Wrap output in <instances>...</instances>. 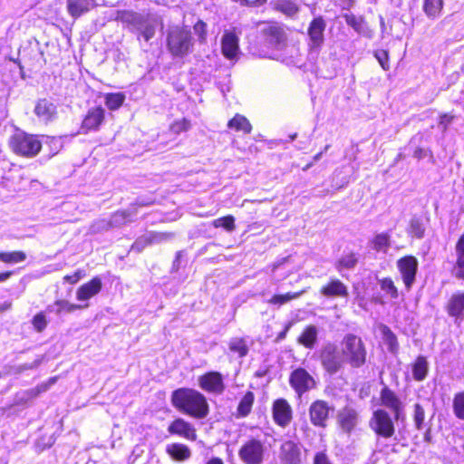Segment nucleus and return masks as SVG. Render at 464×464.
Here are the masks:
<instances>
[{"label": "nucleus", "instance_id": "nucleus-55", "mask_svg": "<svg viewBox=\"0 0 464 464\" xmlns=\"http://www.w3.org/2000/svg\"><path fill=\"white\" fill-rule=\"evenodd\" d=\"M55 382L56 377L50 378L47 382L38 385L35 389H33L31 392L34 393V396H37L41 392H46Z\"/></svg>", "mask_w": 464, "mask_h": 464}, {"label": "nucleus", "instance_id": "nucleus-18", "mask_svg": "<svg viewBox=\"0 0 464 464\" xmlns=\"http://www.w3.org/2000/svg\"><path fill=\"white\" fill-rule=\"evenodd\" d=\"M168 432L192 441L197 439L196 430L193 425L181 418L176 419L169 425Z\"/></svg>", "mask_w": 464, "mask_h": 464}, {"label": "nucleus", "instance_id": "nucleus-47", "mask_svg": "<svg viewBox=\"0 0 464 464\" xmlns=\"http://www.w3.org/2000/svg\"><path fill=\"white\" fill-rule=\"evenodd\" d=\"M424 419H425L424 409L422 408L421 405H420L419 403H416L414 405L413 420H414L415 426L418 430H422Z\"/></svg>", "mask_w": 464, "mask_h": 464}, {"label": "nucleus", "instance_id": "nucleus-28", "mask_svg": "<svg viewBox=\"0 0 464 464\" xmlns=\"http://www.w3.org/2000/svg\"><path fill=\"white\" fill-rule=\"evenodd\" d=\"M318 329L315 325L310 324L304 328L298 337V343L305 348L313 349L317 342Z\"/></svg>", "mask_w": 464, "mask_h": 464}, {"label": "nucleus", "instance_id": "nucleus-12", "mask_svg": "<svg viewBox=\"0 0 464 464\" xmlns=\"http://www.w3.org/2000/svg\"><path fill=\"white\" fill-rule=\"evenodd\" d=\"M272 414L274 421L282 428L287 427L293 418L292 408L285 399H277L274 401Z\"/></svg>", "mask_w": 464, "mask_h": 464}, {"label": "nucleus", "instance_id": "nucleus-6", "mask_svg": "<svg viewBox=\"0 0 464 464\" xmlns=\"http://www.w3.org/2000/svg\"><path fill=\"white\" fill-rule=\"evenodd\" d=\"M264 454V444L256 439L247 440L238 451L240 459L246 464H262Z\"/></svg>", "mask_w": 464, "mask_h": 464}, {"label": "nucleus", "instance_id": "nucleus-45", "mask_svg": "<svg viewBox=\"0 0 464 464\" xmlns=\"http://www.w3.org/2000/svg\"><path fill=\"white\" fill-rule=\"evenodd\" d=\"M453 409L456 416L464 420V392L456 394L453 401Z\"/></svg>", "mask_w": 464, "mask_h": 464}, {"label": "nucleus", "instance_id": "nucleus-51", "mask_svg": "<svg viewBox=\"0 0 464 464\" xmlns=\"http://www.w3.org/2000/svg\"><path fill=\"white\" fill-rule=\"evenodd\" d=\"M140 34L145 41L150 40L155 34V25L151 23H145L140 28Z\"/></svg>", "mask_w": 464, "mask_h": 464}, {"label": "nucleus", "instance_id": "nucleus-7", "mask_svg": "<svg viewBox=\"0 0 464 464\" xmlns=\"http://www.w3.org/2000/svg\"><path fill=\"white\" fill-rule=\"evenodd\" d=\"M371 428L379 436L389 439L393 436L395 429L392 419L385 410H376L370 421Z\"/></svg>", "mask_w": 464, "mask_h": 464}, {"label": "nucleus", "instance_id": "nucleus-14", "mask_svg": "<svg viewBox=\"0 0 464 464\" xmlns=\"http://www.w3.org/2000/svg\"><path fill=\"white\" fill-rule=\"evenodd\" d=\"M34 112L37 116L38 121L44 124H48L57 118L56 105L52 101L45 98L36 102Z\"/></svg>", "mask_w": 464, "mask_h": 464}, {"label": "nucleus", "instance_id": "nucleus-15", "mask_svg": "<svg viewBox=\"0 0 464 464\" xmlns=\"http://www.w3.org/2000/svg\"><path fill=\"white\" fill-rule=\"evenodd\" d=\"M381 404L390 409L396 420H400L403 411V403L396 393L389 389L387 386L383 387L380 394Z\"/></svg>", "mask_w": 464, "mask_h": 464}, {"label": "nucleus", "instance_id": "nucleus-24", "mask_svg": "<svg viewBox=\"0 0 464 464\" xmlns=\"http://www.w3.org/2000/svg\"><path fill=\"white\" fill-rule=\"evenodd\" d=\"M95 6V0H67L68 13L74 18H78Z\"/></svg>", "mask_w": 464, "mask_h": 464}, {"label": "nucleus", "instance_id": "nucleus-52", "mask_svg": "<svg viewBox=\"0 0 464 464\" xmlns=\"http://www.w3.org/2000/svg\"><path fill=\"white\" fill-rule=\"evenodd\" d=\"M375 58L378 60L379 63L381 64L382 68L385 71L390 69L389 66V54L388 52L385 50H378L374 53Z\"/></svg>", "mask_w": 464, "mask_h": 464}, {"label": "nucleus", "instance_id": "nucleus-62", "mask_svg": "<svg viewBox=\"0 0 464 464\" xmlns=\"http://www.w3.org/2000/svg\"><path fill=\"white\" fill-rule=\"evenodd\" d=\"M12 276V272L0 273V282L6 281Z\"/></svg>", "mask_w": 464, "mask_h": 464}, {"label": "nucleus", "instance_id": "nucleus-1", "mask_svg": "<svg viewBox=\"0 0 464 464\" xmlns=\"http://www.w3.org/2000/svg\"><path fill=\"white\" fill-rule=\"evenodd\" d=\"M171 401L179 411L197 419H203L208 413L205 396L193 389L180 388L174 391Z\"/></svg>", "mask_w": 464, "mask_h": 464}, {"label": "nucleus", "instance_id": "nucleus-11", "mask_svg": "<svg viewBox=\"0 0 464 464\" xmlns=\"http://www.w3.org/2000/svg\"><path fill=\"white\" fill-rule=\"evenodd\" d=\"M173 237L174 234L170 232H147L135 240L131 246V250L140 253L148 246L160 244L164 241L172 239Z\"/></svg>", "mask_w": 464, "mask_h": 464}, {"label": "nucleus", "instance_id": "nucleus-60", "mask_svg": "<svg viewBox=\"0 0 464 464\" xmlns=\"http://www.w3.org/2000/svg\"><path fill=\"white\" fill-rule=\"evenodd\" d=\"M413 156L419 160L424 158L426 156V152L423 149H420V148H417L415 150H414V153H413Z\"/></svg>", "mask_w": 464, "mask_h": 464}, {"label": "nucleus", "instance_id": "nucleus-34", "mask_svg": "<svg viewBox=\"0 0 464 464\" xmlns=\"http://www.w3.org/2000/svg\"><path fill=\"white\" fill-rule=\"evenodd\" d=\"M443 0H424L423 11L430 18H436L441 12Z\"/></svg>", "mask_w": 464, "mask_h": 464}, {"label": "nucleus", "instance_id": "nucleus-50", "mask_svg": "<svg viewBox=\"0 0 464 464\" xmlns=\"http://www.w3.org/2000/svg\"><path fill=\"white\" fill-rule=\"evenodd\" d=\"M32 324L37 332H43L47 326V320L43 312L38 313L33 318Z\"/></svg>", "mask_w": 464, "mask_h": 464}, {"label": "nucleus", "instance_id": "nucleus-39", "mask_svg": "<svg viewBox=\"0 0 464 464\" xmlns=\"http://www.w3.org/2000/svg\"><path fill=\"white\" fill-rule=\"evenodd\" d=\"M372 244L374 250L386 252L390 246V236L387 233L378 234L372 239Z\"/></svg>", "mask_w": 464, "mask_h": 464}, {"label": "nucleus", "instance_id": "nucleus-48", "mask_svg": "<svg viewBox=\"0 0 464 464\" xmlns=\"http://www.w3.org/2000/svg\"><path fill=\"white\" fill-rule=\"evenodd\" d=\"M424 227L419 218H412L410 224V232L417 238H421L424 235Z\"/></svg>", "mask_w": 464, "mask_h": 464}, {"label": "nucleus", "instance_id": "nucleus-41", "mask_svg": "<svg viewBox=\"0 0 464 464\" xmlns=\"http://www.w3.org/2000/svg\"><path fill=\"white\" fill-rule=\"evenodd\" d=\"M26 255L22 251L0 252V261L8 264L19 263L25 260Z\"/></svg>", "mask_w": 464, "mask_h": 464}, {"label": "nucleus", "instance_id": "nucleus-29", "mask_svg": "<svg viewBox=\"0 0 464 464\" xmlns=\"http://www.w3.org/2000/svg\"><path fill=\"white\" fill-rule=\"evenodd\" d=\"M137 215L135 208L115 212L111 218V227H121L128 222L132 221V218Z\"/></svg>", "mask_w": 464, "mask_h": 464}, {"label": "nucleus", "instance_id": "nucleus-5", "mask_svg": "<svg viewBox=\"0 0 464 464\" xmlns=\"http://www.w3.org/2000/svg\"><path fill=\"white\" fill-rule=\"evenodd\" d=\"M319 357L323 368L332 375L337 373L345 363L342 351L334 343H325L320 351Z\"/></svg>", "mask_w": 464, "mask_h": 464}, {"label": "nucleus", "instance_id": "nucleus-23", "mask_svg": "<svg viewBox=\"0 0 464 464\" xmlns=\"http://www.w3.org/2000/svg\"><path fill=\"white\" fill-rule=\"evenodd\" d=\"M320 293L326 297H347V286L339 279H331L328 284L324 285Z\"/></svg>", "mask_w": 464, "mask_h": 464}, {"label": "nucleus", "instance_id": "nucleus-46", "mask_svg": "<svg viewBox=\"0 0 464 464\" xmlns=\"http://www.w3.org/2000/svg\"><path fill=\"white\" fill-rule=\"evenodd\" d=\"M346 24L353 27L357 33L362 34L363 32V21L361 17H357L353 14L345 15Z\"/></svg>", "mask_w": 464, "mask_h": 464}, {"label": "nucleus", "instance_id": "nucleus-43", "mask_svg": "<svg viewBox=\"0 0 464 464\" xmlns=\"http://www.w3.org/2000/svg\"><path fill=\"white\" fill-rule=\"evenodd\" d=\"M213 226L215 227H223L227 231H233L236 228L235 226V218L233 216H226L223 218H217L213 221Z\"/></svg>", "mask_w": 464, "mask_h": 464}, {"label": "nucleus", "instance_id": "nucleus-10", "mask_svg": "<svg viewBox=\"0 0 464 464\" xmlns=\"http://www.w3.org/2000/svg\"><path fill=\"white\" fill-rule=\"evenodd\" d=\"M418 265L417 258L412 256L401 257L397 261V267L407 290L415 283Z\"/></svg>", "mask_w": 464, "mask_h": 464}, {"label": "nucleus", "instance_id": "nucleus-58", "mask_svg": "<svg viewBox=\"0 0 464 464\" xmlns=\"http://www.w3.org/2000/svg\"><path fill=\"white\" fill-rule=\"evenodd\" d=\"M314 464H332L325 452H317L314 458Z\"/></svg>", "mask_w": 464, "mask_h": 464}, {"label": "nucleus", "instance_id": "nucleus-56", "mask_svg": "<svg viewBox=\"0 0 464 464\" xmlns=\"http://www.w3.org/2000/svg\"><path fill=\"white\" fill-rule=\"evenodd\" d=\"M455 276L458 278L464 279V258L457 257L455 266Z\"/></svg>", "mask_w": 464, "mask_h": 464}, {"label": "nucleus", "instance_id": "nucleus-57", "mask_svg": "<svg viewBox=\"0 0 464 464\" xmlns=\"http://www.w3.org/2000/svg\"><path fill=\"white\" fill-rule=\"evenodd\" d=\"M206 24L202 21H198L194 25V30L198 34V37L201 41H204L206 37Z\"/></svg>", "mask_w": 464, "mask_h": 464}, {"label": "nucleus", "instance_id": "nucleus-27", "mask_svg": "<svg viewBox=\"0 0 464 464\" xmlns=\"http://www.w3.org/2000/svg\"><path fill=\"white\" fill-rule=\"evenodd\" d=\"M89 304H72L66 300H57L53 304L47 306L46 311L49 313L54 312L56 314L60 315L62 312L72 313L75 310L87 308Z\"/></svg>", "mask_w": 464, "mask_h": 464}, {"label": "nucleus", "instance_id": "nucleus-17", "mask_svg": "<svg viewBox=\"0 0 464 464\" xmlns=\"http://www.w3.org/2000/svg\"><path fill=\"white\" fill-rule=\"evenodd\" d=\"M326 23L322 16L314 18L308 27V36L310 40V48L317 49L321 47L324 41V32Z\"/></svg>", "mask_w": 464, "mask_h": 464}, {"label": "nucleus", "instance_id": "nucleus-19", "mask_svg": "<svg viewBox=\"0 0 464 464\" xmlns=\"http://www.w3.org/2000/svg\"><path fill=\"white\" fill-rule=\"evenodd\" d=\"M102 288V279L98 276L93 277L91 281L82 285L76 291V299L81 302L90 300L97 295Z\"/></svg>", "mask_w": 464, "mask_h": 464}, {"label": "nucleus", "instance_id": "nucleus-33", "mask_svg": "<svg viewBox=\"0 0 464 464\" xmlns=\"http://www.w3.org/2000/svg\"><path fill=\"white\" fill-rule=\"evenodd\" d=\"M304 293H305V290L294 293L289 292L285 295H275L267 301V303L279 307L294 299L299 298Z\"/></svg>", "mask_w": 464, "mask_h": 464}, {"label": "nucleus", "instance_id": "nucleus-42", "mask_svg": "<svg viewBox=\"0 0 464 464\" xmlns=\"http://www.w3.org/2000/svg\"><path fill=\"white\" fill-rule=\"evenodd\" d=\"M382 335L385 343L388 345V349L392 353H396L399 347L397 338L395 334L387 326L382 327Z\"/></svg>", "mask_w": 464, "mask_h": 464}, {"label": "nucleus", "instance_id": "nucleus-8", "mask_svg": "<svg viewBox=\"0 0 464 464\" xmlns=\"http://www.w3.org/2000/svg\"><path fill=\"white\" fill-rule=\"evenodd\" d=\"M334 407L323 400H316L309 407L311 423L315 427L325 428L330 416L334 413Z\"/></svg>", "mask_w": 464, "mask_h": 464}, {"label": "nucleus", "instance_id": "nucleus-26", "mask_svg": "<svg viewBox=\"0 0 464 464\" xmlns=\"http://www.w3.org/2000/svg\"><path fill=\"white\" fill-rule=\"evenodd\" d=\"M166 452L176 461H185L191 457L190 449L182 443H171L167 445Z\"/></svg>", "mask_w": 464, "mask_h": 464}, {"label": "nucleus", "instance_id": "nucleus-16", "mask_svg": "<svg viewBox=\"0 0 464 464\" xmlns=\"http://www.w3.org/2000/svg\"><path fill=\"white\" fill-rule=\"evenodd\" d=\"M201 389L208 392L222 393L225 390L222 375L218 372H208L198 379Z\"/></svg>", "mask_w": 464, "mask_h": 464}, {"label": "nucleus", "instance_id": "nucleus-38", "mask_svg": "<svg viewBox=\"0 0 464 464\" xmlns=\"http://www.w3.org/2000/svg\"><path fill=\"white\" fill-rule=\"evenodd\" d=\"M229 350L238 354L239 357H245L248 353V347L243 338L235 337L229 341Z\"/></svg>", "mask_w": 464, "mask_h": 464}, {"label": "nucleus", "instance_id": "nucleus-9", "mask_svg": "<svg viewBox=\"0 0 464 464\" xmlns=\"http://www.w3.org/2000/svg\"><path fill=\"white\" fill-rule=\"evenodd\" d=\"M289 383L299 397L316 385L314 378L304 368H297L291 372Z\"/></svg>", "mask_w": 464, "mask_h": 464}, {"label": "nucleus", "instance_id": "nucleus-2", "mask_svg": "<svg viewBox=\"0 0 464 464\" xmlns=\"http://www.w3.org/2000/svg\"><path fill=\"white\" fill-rule=\"evenodd\" d=\"M341 351L345 362L353 368H360L366 362L367 351L362 338L348 334L341 342Z\"/></svg>", "mask_w": 464, "mask_h": 464}, {"label": "nucleus", "instance_id": "nucleus-31", "mask_svg": "<svg viewBox=\"0 0 464 464\" xmlns=\"http://www.w3.org/2000/svg\"><path fill=\"white\" fill-rule=\"evenodd\" d=\"M464 311V293L452 295L448 304V313L451 316H460Z\"/></svg>", "mask_w": 464, "mask_h": 464}, {"label": "nucleus", "instance_id": "nucleus-36", "mask_svg": "<svg viewBox=\"0 0 464 464\" xmlns=\"http://www.w3.org/2000/svg\"><path fill=\"white\" fill-rule=\"evenodd\" d=\"M379 285L382 292L391 299H397L399 297V291L394 282L390 277H385L379 280Z\"/></svg>", "mask_w": 464, "mask_h": 464}, {"label": "nucleus", "instance_id": "nucleus-35", "mask_svg": "<svg viewBox=\"0 0 464 464\" xmlns=\"http://www.w3.org/2000/svg\"><path fill=\"white\" fill-rule=\"evenodd\" d=\"M254 393L252 392H247L243 398L241 399L238 407H237V414L240 417L247 416L252 409L254 403Z\"/></svg>", "mask_w": 464, "mask_h": 464}, {"label": "nucleus", "instance_id": "nucleus-30", "mask_svg": "<svg viewBox=\"0 0 464 464\" xmlns=\"http://www.w3.org/2000/svg\"><path fill=\"white\" fill-rule=\"evenodd\" d=\"M227 127L234 129L237 131H243L244 133H250L252 125L249 121L241 114H236L227 123Z\"/></svg>", "mask_w": 464, "mask_h": 464}, {"label": "nucleus", "instance_id": "nucleus-22", "mask_svg": "<svg viewBox=\"0 0 464 464\" xmlns=\"http://www.w3.org/2000/svg\"><path fill=\"white\" fill-rule=\"evenodd\" d=\"M105 111L102 107H94L89 110L82 123V129L86 131L97 130L104 120Z\"/></svg>", "mask_w": 464, "mask_h": 464}, {"label": "nucleus", "instance_id": "nucleus-53", "mask_svg": "<svg viewBox=\"0 0 464 464\" xmlns=\"http://www.w3.org/2000/svg\"><path fill=\"white\" fill-rule=\"evenodd\" d=\"M170 129L174 133L187 131L190 129V122L187 119H182L181 121H175L173 124H171Z\"/></svg>", "mask_w": 464, "mask_h": 464}, {"label": "nucleus", "instance_id": "nucleus-40", "mask_svg": "<svg viewBox=\"0 0 464 464\" xmlns=\"http://www.w3.org/2000/svg\"><path fill=\"white\" fill-rule=\"evenodd\" d=\"M358 262V258L355 254L350 253L343 256L336 263L335 267L338 271H342L343 268L351 269L353 268Z\"/></svg>", "mask_w": 464, "mask_h": 464}, {"label": "nucleus", "instance_id": "nucleus-20", "mask_svg": "<svg viewBox=\"0 0 464 464\" xmlns=\"http://www.w3.org/2000/svg\"><path fill=\"white\" fill-rule=\"evenodd\" d=\"M280 458L285 464H299L301 462V450L294 441H285L280 447Z\"/></svg>", "mask_w": 464, "mask_h": 464}, {"label": "nucleus", "instance_id": "nucleus-25", "mask_svg": "<svg viewBox=\"0 0 464 464\" xmlns=\"http://www.w3.org/2000/svg\"><path fill=\"white\" fill-rule=\"evenodd\" d=\"M358 420V414L355 410L352 408L343 409L338 416V421L341 428L345 432H350L356 426Z\"/></svg>", "mask_w": 464, "mask_h": 464}, {"label": "nucleus", "instance_id": "nucleus-32", "mask_svg": "<svg viewBox=\"0 0 464 464\" xmlns=\"http://www.w3.org/2000/svg\"><path fill=\"white\" fill-rule=\"evenodd\" d=\"M429 364L424 356H419L412 366V374L416 381H422L426 378Z\"/></svg>", "mask_w": 464, "mask_h": 464}, {"label": "nucleus", "instance_id": "nucleus-63", "mask_svg": "<svg viewBox=\"0 0 464 464\" xmlns=\"http://www.w3.org/2000/svg\"><path fill=\"white\" fill-rule=\"evenodd\" d=\"M290 327H291V324L289 323V324L285 326V330H284L283 332H281V333L278 334V337H277V338H278V339H284V338L285 337V335H286V333L289 331Z\"/></svg>", "mask_w": 464, "mask_h": 464}, {"label": "nucleus", "instance_id": "nucleus-49", "mask_svg": "<svg viewBox=\"0 0 464 464\" xmlns=\"http://www.w3.org/2000/svg\"><path fill=\"white\" fill-rule=\"evenodd\" d=\"M111 222L109 219L102 218L94 221L92 225L91 226V231L92 233H100L102 231L108 230L111 228Z\"/></svg>", "mask_w": 464, "mask_h": 464}, {"label": "nucleus", "instance_id": "nucleus-37", "mask_svg": "<svg viewBox=\"0 0 464 464\" xmlns=\"http://www.w3.org/2000/svg\"><path fill=\"white\" fill-rule=\"evenodd\" d=\"M125 95L122 92L107 93L105 95V105L111 111L118 110L124 102Z\"/></svg>", "mask_w": 464, "mask_h": 464}, {"label": "nucleus", "instance_id": "nucleus-21", "mask_svg": "<svg viewBox=\"0 0 464 464\" xmlns=\"http://www.w3.org/2000/svg\"><path fill=\"white\" fill-rule=\"evenodd\" d=\"M262 33L266 37V41L275 48H280L285 40L284 30L277 24H267Z\"/></svg>", "mask_w": 464, "mask_h": 464}, {"label": "nucleus", "instance_id": "nucleus-59", "mask_svg": "<svg viewBox=\"0 0 464 464\" xmlns=\"http://www.w3.org/2000/svg\"><path fill=\"white\" fill-rule=\"evenodd\" d=\"M457 257L464 258V234L459 237L456 245Z\"/></svg>", "mask_w": 464, "mask_h": 464}, {"label": "nucleus", "instance_id": "nucleus-13", "mask_svg": "<svg viewBox=\"0 0 464 464\" xmlns=\"http://www.w3.org/2000/svg\"><path fill=\"white\" fill-rule=\"evenodd\" d=\"M222 54L228 60H237L239 54V37L235 31L226 30L221 38Z\"/></svg>", "mask_w": 464, "mask_h": 464}, {"label": "nucleus", "instance_id": "nucleus-64", "mask_svg": "<svg viewBox=\"0 0 464 464\" xmlns=\"http://www.w3.org/2000/svg\"><path fill=\"white\" fill-rule=\"evenodd\" d=\"M207 464H224L223 461L218 458H212L207 462Z\"/></svg>", "mask_w": 464, "mask_h": 464}, {"label": "nucleus", "instance_id": "nucleus-61", "mask_svg": "<svg viewBox=\"0 0 464 464\" xmlns=\"http://www.w3.org/2000/svg\"><path fill=\"white\" fill-rule=\"evenodd\" d=\"M85 276V272L82 269L77 270L73 275L72 277H75L77 281H79L81 278Z\"/></svg>", "mask_w": 464, "mask_h": 464}, {"label": "nucleus", "instance_id": "nucleus-3", "mask_svg": "<svg viewBox=\"0 0 464 464\" xmlns=\"http://www.w3.org/2000/svg\"><path fill=\"white\" fill-rule=\"evenodd\" d=\"M192 44V36L188 29L174 27L169 32L167 45L173 56L187 55L190 52Z\"/></svg>", "mask_w": 464, "mask_h": 464}, {"label": "nucleus", "instance_id": "nucleus-4", "mask_svg": "<svg viewBox=\"0 0 464 464\" xmlns=\"http://www.w3.org/2000/svg\"><path fill=\"white\" fill-rule=\"evenodd\" d=\"M10 147L17 155L34 157L41 150L42 143L36 136L20 132L12 136Z\"/></svg>", "mask_w": 464, "mask_h": 464}, {"label": "nucleus", "instance_id": "nucleus-54", "mask_svg": "<svg viewBox=\"0 0 464 464\" xmlns=\"http://www.w3.org/2000/svg\"><path fill=\"white\" fill-rule=\"evenodd\" d=\"M455 116L450 113H443L439 119V127L441 128L442 132L448 130V127L451 124Z\"/></svg>", "mask_w": 464, "mask_h": 464}, {"label": "nucleus", "instance_id": "nucleus-44", "mask_svg": "<svg viewBox=\"0 0 464 464\" xmlns=\"http://www.w3.org/2000/svg\"><path fill=\"white\" fill-rule=\"evenodd\" d=\"M277 9L288 16H293L298 12L296 4L288 0L280 1L277 4Z\"/></svg>", "mask_w": 464, "mask_h": 464}]
</instances>
